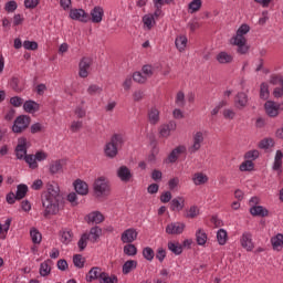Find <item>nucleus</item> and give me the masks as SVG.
Listing matches in <instances>:
<instances>
[{"mask_svg":"<svg viewBox=\"0 0 283 283\" xmlns=\"http://www.w3.org/2000/svg\"><path fill=\"white\" fill-rule=\"evenodd\" d=\"M64 199L61 195V188L56 181H51L46 185V191L42 195V207L44 209V218L50 216H57L59 211L63 209Z\"/></svg>","mask_w":283,"mask_h":283,"instance_id":"1","label":"nucleus"},{"mask_svg":"<svg viewBox=\"0 0 283 283\" xmlns=\"http://www.w3.org/2000/svg\"><path fill=\"white\" fill-rule=\"evenodd\" d=\"M125 145V138L122 134H114L111 140L106 143L104 147V154L106 158H116L118 156V149Z\"/></svg>","mask_w":283,"mask_h":283,"instance_id":"2","label":"nucleus"},{"mask_svg":"<svg viewBox=\"0 0 283 283\" xmlns=\"http://www.w3.org/2000/svg\"><path fill=\"white\" fill-rule=\"evenodd\" d=\"M93 191L96 198L109 196V191H112V188L109 187V180L105 177L97 178L93 184Z\"/></svg>","mask_w":283,"mask_h":283,"instance_id":"3","label":"nucleus"},{"mask_svg":"<svg viewBox=\"0 0 283 283\" xmlns=\"http://www.w3.org/2000/svg\"><path fill=\"white\" fill-rule=\"evenodd\" d=\"M31 118L28 115H20L15 118L13 126H12V132L14 134H21L22 132H25L28 127H30Z\"/></svg>","mask_w":283,"mask_h":283,"instance_id":"4","label":"nucleus"},{"mask_svg":"<svg viewBox=\"0 0 283 283\" xmlns=\"http://www.w3.org/2000/svg\"><path fill=\"white\" fill-rule=\"evenodd\" d=\"M14 151L18 160H25V156H28V139L25 137L18 139Z\"/></svg>","mask_w":283,"mask_h":283,"instance_id":"5","label":"nucleus"},{"mask_svg":"<svg viewBox=\"0 0 283 283\" xmlns=\"http://www.w3.org/2000/svg\"><path fill=\"white\" fill-rule=\"evenodd\" d=\"M231 44L237 45L238 54H247L249 52V45H247V38L244 35L235 34L231 40Z\"/></svg>","mask_w":283,"mask_h":283,"instance_id":"6","label":"nucleus"},{"mask_svg":"<svg viewBox=\"0 0 283 283\" xmlns=\"http://www.w3.org/2000/svg\"><path fill=\"white\" fill-rule=\"evenodd\" d=\"M202 143H205V134H202V132L195 133L192 135V145L188 147L189 154H196L197 151H200Z\"/></svg>","mask_w":283,"mask_h":283,"instance_id":"7","label":"nucleus"},{"mask_svg":"<svg viewBox=\"0 0 283 283\" xmlns=\"http://www.w3.org/2000/svg\"><path fill=\"white\" fill-rule=\"evenodd\" d=\"M92 57H82L78 64V76L87 78L90 76V67H92Z\"/></svg>","mask_w":283,"mask_h":283,"instance_id":"8","label":"nucleus"},{"mask_svg":"<svg viewBox=\"0 0 283 283\" xmlns=\"http://www.w3.org/2000/svg\"><path fill=\"white\" fill-rule=\"evenodd\" d=\"M136 240H138V231L134 228L126 229L120 235L123 244H132V242H136Z\"/></svg>","mask_w":283,"mask_h":283,"instance_id":"9","label":"nucleus"},{"mask_svg":"<svg viewBox=\"0 0 283 283\" xmlns=\"http://www.w3.org/2000/svg\"><path fill=\"white\" fill-rule=\"evenodd\" d=\"M70 18L73 21H81V23H87L90 21V15L83 9H71Z\"/></svg>","mask_w":283,"mask_h":283,"instance_id":"10","label":"nucleus"},{"mask_svg":"<svg viewBox=\"0 0 283 283\" xmlns=\"http://www.w3.org/2000/svg\"><path fill=\"white\" fill-rule=\"evenodd\" d=\"M186 224L182 222H171L166 227L168 235H180L185 231Z\"/></svg>","mask_w":283,"mask_h":283,"instance_id":"11","label":"nucleus"},{"mask_svg":"<svg viewBox=\"0 0 283 283\" xmlns=\"http://www.w3.org/2000/svg\"><path fill=\"white\" fill-rule=\"evenodd\" d=\"M178 125L175 120H170L168 124H164L159 127V134L161 138H169L171 132H176Z\"/></svg>","mask_w":283,"mask_h":283,"instance_id":"12","label":"nucleus"},{"mask_svg":"<svg viewBox=\"0 0 283 283\" xmlns=\"http://www.w3.org/2000/svg\"><path fill=\"white\" fill-rule=\"evenodd\" d=\"M241 247L247 251H253L255 245L253 244V234L251 232H243L240 239Z\"/></svg>","mask_w":283,"mask_h":283,"instance_id":"13","label":"nucleus"},{"mask_svg":"<svg viewBox=\"0 0 283 283\" xmlns=\"http://www.w3.org/2000/svg\"><path fill=\"white\" fill-rule=\"evenodd\" d=\"M103 17H105V10H103V7L96 6L91 11L90 21H92V23H101Z\"/></svg>","mask_w":283,"mask_h":283,"instance_id":"14","label":"nucleus"},{"mask_svg":"<svg viewBox=\"0 0 283 283\" xmlns=\"http://www.w3.org/2000/svg\"><path fill=\"white\" fill-rule=\"evenodd\" d=\"M247 105H249V96L247 93H238L234 97V107H237V109H244Z\"/></svg>","mask_w":283,"mask_h":283,"instance_id":"15","label":"nucleus"},{"mask_svg":"<svg viewBox=\"0 0 283 283\" xmlns=\"http://www.w3.org/2000/svg\"><path fill=\"white\" fill-rule=\"evenodd\" d=\"M218 63H220V65H229L231 63H233V54L227 52V51H221L217 54L216 56Z\"/></svg>","mask_w":283,"mask_h":283,"instance_id":"16","label":"nucleus"},{"mask_svg":"<svg viewBox=\"0 0 283 283\" xmlns=\"http://www.w3.org/2000/svg\"><path fill=\"white\" fill-rule=\"evenodd\" d=\"M74 189L78 196H87V193H90V187L87 186V182L81 179L74 181Z\"/></svg>","mask_w":283,"mask_h":283,"instance_id":"17","label":"nucleus"},{"mask_svg":"<svg viewBox=\"0 0 283 283\" xmlns=\"http://www.w3.org/2000/svg\"><path fill=\"white\" fill-rule=\"evenodd\" d=\"M264 108H265L268 116H270L271 118H275V116H277L280 114V106H276L275 102H273V101H268L264 104Z\"/></svg>","mask_w":283,"mask_h":283,"instance_id":"18","label":"nucleus"},{"mask_svg":"<svg viewBox=\"0 0 283 283\" xmlns=\"http://www.w3.org/2000/svg\"><path fill=\"white\" fill-rule=\"evenodd\" d=\"M132 170L127 168V166H120L117 169V177L122 182H129L132 180Z\"/></svg>","mask_w":283,"mask_h":283,"instance_id":"19","label":"nucleus"},{"mask_svg":"<svg viewBox=\"0 0 283 283\" xmlns=\"http://www.w3.org/2000/svg\"><path fill=\"white\" fill-rule=\"evenodd\" d=\"M103 269L98 268V266H94L92 268L87 275H86V281L87 282H94V280H101L102 275H103Z\"/></svg>","mask_w":283,"mask_h":283,"instance_id":"20","label":"nucleus"},{"mask_svg":"<svg viewBox=\"0 0 283 283\" xmlns=\"http://www.w3.org/2000/svg\"><path fill=\"white\" fill-rule=\"evenodd\" d=\"M61 171H63V160H52L49 165V174L56 176V174H61Z\"/></svg>","mask_w":283,"mask_h":283,"instance_id":"21","label":"nucleus"},{"mask_svg":"<svg viewBox=\"0 0 283 283\" xmlns=\"http://www.w3.org/2000/svg\"><path fill=\"white\" fill-rule=\"evenodd\" d=\"M187 151V147L185 146H178L175 149L171 150V153L168 155V163H176L178 158L180 157V154H185Z\"/></svg>","mask_w":283,"mask_h":283,"instance_id":"22","label":"nucleus"},{"mask_svg":"<svg viewBox=\"0 0 283 283\" xmlns=\"http://www.w3.org/2000/svg\"><path fill=\"white\" fill-rule=\"evenodd\" d=\"M23 109L28 114H35V112H39V109H41V105H39V103H36L32 99H29V101L24 102Z\"/></svg>","mask_w":283,"mask_h":283,"instance_id":"23","label":"nucleus"},{"mask_svg":"<svg viewBox=\"0 0 283 283\" xmlns=\"http://www.w3.org/2000/svg\"><path fill=\"white\" fill-rule=\"evenodd\" d=\"M185 209V197H177L170 201V210L182 211Z\"/></svg>","mask_w":283,"mask_h":283,"instance_id":"24","label":"nucleus"},{"mask_svg":"<svg viewBox=\"0 0 283 283\" xmlns=\"http://www.w3.org/2000/svg\"><path fill=\"white\" fill-rule=\"evenodd\" d=\"M137 266H138V261L136 260L126 261L122 266L123 275H129V273H132V271H135Z\"/></svg>","mask_w":283,"mask_h":283,"instance_id":"25","label":"nucleus"},{"mask_svg":"<svg viewBox=\"0 0 283 283\" xmlns=\"http://www.w3.org/2000/svg\"><path fill=\"white\" fill-rule=\"evenodd\" d=\"M148 120L150 125H158V123L160 122V111H158V108L156 107H151L148 111Z\"/></svg>","mask_w":283,"mask_h":283,"instance_id":"26","label":"nucleus"},{"mask_svg":"<svg viewBox=\"0 0 283 283\" xmlns=\"http://www.w3.org/2000/svg\"><path fill=\"white\" fill-rule=\"evenodd\" d=\"M87 222H93L95 224H101V222H104L105 217L103 216V213H101V211H93L91 213L87 214Z\"/></svg>","mask_w":283,"mask_h":283,"instance_id":"27","label":"nucleus"},{"mask_svg":"<svg viewBox=\"0 0 283 283\" xmlns=\"http://www.w3.org/2000/svg\"><path fill=\"white\" fill-rule=\"evenodd\" d=\"M271 244H272V249L274 251H282L283 249V234L282 233H277L276 235L271 238Z\"/></svg>","mask_w":283,"mask_h":283,"instance_id":"28","label":"nucleus"},{"mask_svg":"<svg viewBox=\"0 0 283 283\" xmlns=\"http://www.w3.org/2000/svg\"><path fill=\"white\" fill-rule=\"evenodd\" d=\"M192 182L196 187H200V185H207V182H209V177L203 172H196L192 176Z\"/></svg>","mask_w":283,"mask_h":283,"instance_id":"29","label":"nucleus"},{"mask_svg":"<svg viewBox=\"0 0 283 283\" xmlns=\"http://www.w3.org/2000/svg\"><path fill=\"white\" fill-rule=\"evenodd\" d=\"M250 213L251 216H259L261 218H266V216H269V210L262 206H252L250 208Z\"/></svg>","mask_w":283,"mask_h":283,"instance_id":"30","label":"nucleus"},{"mask_svg":"<svg viewBox=\"0 0 283 283\" xmlns=\"http://www.w3.org/2000/svg\"><path fill=\"white\" fill-rule=\"evenodd\" d=\"M102 233H103V229H101V227L95 226L91 228L88 233V235H91L90 238L91 242H93V244L98 242V238H101Z\"/></svg>","mask_w":283,"mask_h":283,"instance_id":"31","label":"nucleus"},{"mask_svg":"<svg viewBox=\"0 0 283 283\" xmlns=\"http://www.w3.org/2000/svg\"><path fill=\"white\" fill-rule=\"evenodd\" d=\"M196 240H197V244H199V247H205L207 244V232L205 231V229H198L196 232Z\"/></svg>","mask_w":283,"mask_h":283,"instance_id":"32","label":"nucleus"},{"mask_svg":"<svg viewBox=\"0 0 283 283\" xmlns=\"http://www.w3.org/2000/svg\"><path fill=\"white\" fill-rule=\"evenodd\" d=\"M188 41L189 40L186 38V35L177 36L176 40H175V44H176L177 50H179L180 52H185Z\"/></svg>","mask_w":283,"mask_h":283,"instance_id":"33","label":"nucleus"},{"mask_svg":"<svg viewBox=\"0 0 283 283\" xmlns=\"http://www.w3.org/2000/svg\"><path fill=\"white\" fill-rule=\"evenodd\" d=\"M282 158H283V153L282 150H276L275 157H274V163L272 166V169L274 171H280L282 169Z\"/></svg>","mask_w":283,"mask_h":283,"instance_id":"34","label":"nucleus"},{"mask_svg":"<svg viewBox=\"0 0 283 283\" xmlns=\"http://www.w3.org/2000/svg\"><path fill=\"white\" fill-rule=\"evenodd\" d=\"M229 240V235L227 233V230L220 229L217 232V241L219 242L220 247H224L227 244V241Z\"/></svg>","mask_w":283,"mask_h":283,"instance_id":"35","label":"nucleus"},{"mask_svg":"<svg viewBox=\"0 0 283 283\" xmlns=\"http://www.w3.org/2000/svg\"><path fill=\"white\" fill-rule=\"evenodd\" d=\"M30 237H31L33 244H41V241L43 240L41 232L36 228H31Z\"/></svg>","mask_w":283,"mask_h":283,"instance_id":"36","label":"nucleus"},{"mask_svg":"<svg viewBox=\"0 0 283 283\" xmlns=\"http://www.w3.org/2000/svg\"><path fill=\"white\" fill-rule=\"evenodd\" d=\"M99 283H118V276L117 275H111L107 272L102 273V276L99 277Z\"/></svg>","mask_w":283,"mask_h":283,"instance_id":"37","label":"nucleus"},{"mask_svg":"<svg viewBox=\"0 0 283 283\" xmlns=\"http://www.w3.org/2000/svg\"><path fill=\"white\" fill-rule=\"evenodd\" d=\"M168 249L174 253L175 255H180L182 253V244L179 242H168Z\"/></svg>","mask_w":283,"mask_h":283,"instance_id":"38","label":"nucleus"},{"mask_svg":"<svg viewBox=\"0 0 283 283\" xmlns=\"http://www.w3.org/2000/svg\"><path fill=\"white\" fill-rule=\"evenodd\" d=\"M15 196L17 200H23V198L28 196V186L24 184L18 185Z\"/></svg>","mask_w":283,"mask_h":283,"instance_id":"39","label":"nucleus"},{"mask_svg":"<svg viewBox=\"0 0 283 283\" xmlns=\"http://www.w3.org/2000/svg\"><path fill=\"white\" fill-rule=\"evenodd\" d=\"M124 253L129 258H134V255H137L138 253V248H136V245L132 243H127L126 245H124Z\"/></svg>","mask_w":283,"mask_h":283,"instance_id":"40","label":"nucleus"},{"mask_svg":"<svg viewBox=\"0 0 283 283\" xmlns=\"http://www.w3.org/2000/svg\"><path fill=\"white\" fill-rule=\"evenodd\" d=\"M198 216H200V209L197 206H191L185 213V218H189L190 220L198 218Z\"/></svg>","mask_w":283,"mask_h":283,"instance_id":"41","label":"nucleus"},{"mask_svg":"<svg viewBox=\"0 0 283 283\" xmlns=\"http://www.w3.org/2000/svg\"><path fill=\"white\" fill-rule=\"evenodd\" d=\"M201 8H202V0H192L188 4V10H189L190 14L198 12Z\"/></svg>","mask_w":283,"mask_h":283,"instance_id":"42","label":"nucleus"},{"mask_svg":"<svg viewBox=\"0 0 283 283\" xmlns=\"http://www.w3.org/2000/svg\"><path fill=\"white\" fill-rule=\"evenodd\" d=\"M60 235H61V242L63 244H70V242H72V239L74 238V234L70 230H64L60 232Z\"/></svg>","mask_w":283,"mask_h":283,"instance_id":"43","label":"nucleus"},{"mask_svg":"<svg viewBox=\"0 0 283 283\" xmlns=\"http://www.w3.org/2000/svg\"><path fill=\"white\" fill-rule=\"evenodd\" d=\"M24 161L29 165L30 169H39V163H36L35 155H27Z\"/></svg>","mask_w":283,"mask_h":283,"instance_id":"44","label":"nucleus"},{"mask_svg":"<svg viewBox=\"0 0 283 283\" xmlns=\"http://www.w3.org/2000/svg\"><path fill=\"white\" fill-rule=\"evenodd\" d=\"M90 240V233L85 232L81 235L77 247L80 251H83L84 249H87V241Z\"/></svg>","mask_w":283,"mask_h":283,"instance_id":"45","label":"nucleus"},{"mask_svg":"<svg viewBox=\"0 0 283 283\" xmlns=\"http://www.w3.org/2000/svg\"><path fill=\"white\" fill-rule=\"evenodd\" d=\"M240 171H253L255 169V164L253 161L245 159L240 166Z\"/></svg>","mask_w":283,"mask_h":283,"instance_id":"46","label":"nucleus"},{"mask_svg":"<svg viewBox=\"0 0 283 283\" xmlns=\"http://www.w3.org/2000/svg\"><path fill=\"white\" fill-rule=\"evenodd\" d=\"M271 95V93L269 92V84L266 83H261L260 86V98H262L263 101H268L269 96Z\"/></svg>","mask_w":283,"mask_h":283,"instance_id":"47","label":"nucleus"},{"mask_svg":"<svg viewBox=\"0 0 283 283\" xmlns=\"http://www.w3.org/2000/svg\"><path fill=\"white\" fill-rule=\"evenodd\" d=\"M143 23L147 28V30H151V28H154V24L156 23V21L154 20V15L153 14L144 15Z\"/></svg>","mask_w":283,"mask_h":283,"instance_id":"48","label":"nucleus"},{"mask_svg":"<svg viewBox=\"0 0 283 283\" xmlns=\"http://www.w3.org/2000/svg\"><path fill=\"white\" fill-rule=\"evenodd\" d=\"M258 158H260V150L258 149L249 150L244 155V159L251 160V163H253V160H258Z\"/></svg>","mask_w":283,"mask_h":283,"instance_id":"49","label":"nucleus"},{"mask_svg":"<svg viewBox=\"0 0 283 283\" xmlns=\"http://www.w3.org/2000/svg\"><path fill=\"white\" fill-rule=\"evenodd\" d=\"M10 86L14 92H21L23 90V85L21 84V80H19V77L11 78Z\"/></svg>","mask_w":283,"mask_h":283,"instance_id":"50","label":"nucleus"},{"mask_svg":"<svg viewBox=\"0 0 283 283\" xmlns=\"http://www.w3.org/2000/svg\"><path fill=\"white\" fill-rule=\"evenodd\" d=\"M51 271H52V269L48 264V261H44L43 263H41L40 275H42V277H48V275H50Z\"/></svg>","mask_w":283,"mask_h":283,"instance_id":"51","label":"nucleus"},{"mask_svg":"<svg viewBox=\"0 0 283 283\" xmlns=\"http://www.w3.org/2000/svg\"><path fill=\"white\" fill-rule=\"evenodd\" d=\"M102 93H103V87L96 84H92L87 88V94H90V96H96V94H102Z\"/></svg>","mask_w":283,"mask_h":283,"instance_id":"52","label":"nucleus"},{"mask_svg":"<svg viewBox=\"0 0 283 283\" xmlns=\"http://www.w3.org/2000/svg\"><path fill=\"white\" fill-rule=\"evenodd\" d=\"M73 264L77 269H83V266H85V259H83V255L81 254H75L73 256Z\"/></svg>","mask_w":283,"mask_h":283,"instance_id":"53","label":"nucleus"},{"mask_svg":"<svg viewBox=\"0 0 283 283\" xmlns=\"http://www.w3.org/2000/svg\"><path fill=\"white\" fill-rule=\"evenodd\" d=\"M10 224H12V219L8 218L4 221V224L2 226V235H1V240H6V235H8V231H10Z\"/></svg>","mask_w":283,"mask_h":283,"instance_id":"54","label":"nucleus"},{"mask_svg":"<svg viewBox=\"0 0 283 283\" xmlns=\"http://www.w3.org/2000/svg\"><path fill=\"white\" fill-rule=\"evenodd\" d=\"M175 103L177 107H185V93L182 91L177 93Z\"/></svg>","mask_w":283,"mask_h":283,"instance_id":"55","label":"nucleus"},{"mask_svg":"<svg viewBox=\"0 0 283 283\" xmlns=\"http://www.w3.org/2000/svg\"><path fill=\"white\" fill-rule=\"evenodd\" d=\"M154 249L147 247L143 250V256L145 258V260H148V262H151V260H154Z\"/></svg>","mask_w":283,"mask_h":283,"instance_id":"56","label":"nucleus"},{"mask_svg":"<svg viewBox=\"0 0 283 283\" xmlns=\"http://www.w3.org/2000/svg\"><path fill=\"white\" fill-rule=\"evenodd\" d=\"M133 81H135V83L144 84L147 83V76L143 75L140 72H135L133 74Z\"/></svg>","mask_w":283,"mask_h":283,"instance_id":"57","label":"nucleus"},{"mask_svg":"<svg viewBox=\"0 0 283 283\" xmlns=\"http://www.w3.org/2000/svg\"><path fill=\"white\" fill-rule=\"evenodd\" d=\"M66 200L71 203V207H78V197L76 196V192L69 193Z\"/></svg>","mask_w":283,"mask_h":283,"instance_id":"58","label":"nucleus"},{"mask_svg":"<svg viewBox=\"0 0 283 283\" xmlns=\"http://www.w3.org/2000/svg\"><path fill=\"white\" fill-rule=\"evenodd\" d=\"M23 48L24 50H39V43H36L35 41L27 40L23 42Z\"/></svg>","mask_w":283,"mask_h":283,"instance_id":"59","label":"nucleus"},{"mask_svg":"<svg viewBox=\"0 0 283 283\" xmlns=\"http://www.w3.org/2000/svg\"><path fill=\"white\" fill-rule=\"evenodd\" d=\"M271 145H273V139L265 138L259 143V148L260 149H269V147H271Z\"/></svg>","mask_w":283,"mask_h":283,"instance_id":"60","label":"nucleus"},{"mask_svg":"<svg viewBox=\"0 0 283 283\" xmlns=\"http://www.w3.org/2000/svg\"><path fill=\"white\" fill-rule=\"evenodd\" d=\"M223 117L228 120H233L235 118V113L231 108H226L223 111Z\"/></svg>","mask_w":283,"mask_h":283,"instance_id":"61","label":"nucleus"},{"mask_svg":"<svg viewBox=\"0 0 283 283\" xmlns=\"http://www.w3.org/2000/svg\"><path fill=\"white\" fill-rule=\"evenodd\" d=\"M17 8H18L17 1L11 0V1L6 3L4 10L7 12H14V10H17Z\"/></svg>","mask_w":283,"mask_h":283,"instance_id":"62","label":"nucleus"},{"mask_svg":"<svg viewBox=\"0 0 283 283\" xmlns=\"http://www.w3.org/2000/svg\"><path fill=\"white\" fill-rule=\"evenodd\" d=\"M10 103L11 105H13V107H21V105H23V98L19 96H13L10 98Z\"/></svg>","mask_w":283,"mask_h":283,"instance_id":"63","label":"nucleus"},{"mask_svg":"<svg viewBox=\"0 0 283 283\" xmlns=\"http://www.w3.org/2000/svg\"><path fill=\"white\" fill-rule=\"evenodd\" d=\"M188 28H189L190 32H196V30H199V28H200V22H198L197 20H191L188 23Z\"/></svg>","mask_w":283,"mask_h":283,"instance_id":"64","label":"nucleus"}]
</instances>
